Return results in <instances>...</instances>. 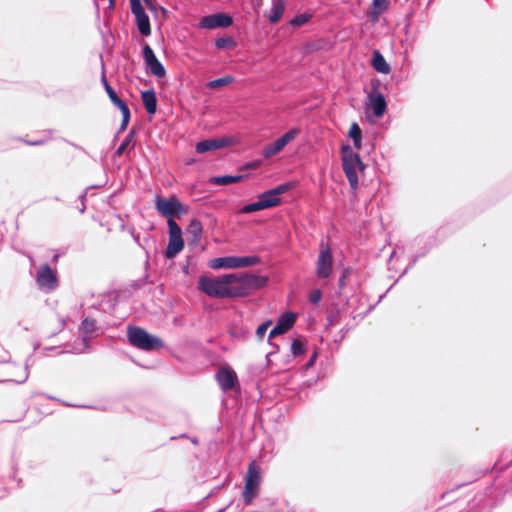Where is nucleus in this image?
I'll return each instance as SVG.
<instances>
[{
	"instance_id": "29",
	"label": "nucleus",
	"mask_w": 512,
	"mask_h": 512,
	"mask_svg": "<svg viewBox=\"0 0 512 512\" xmlns=\"http://www.w3.org/2000/svg\"><path fill=\"white\" fill-rule=\"evenodd\" d=\"M215 45L218 49H233L236 47L237 43L231 36H225L218 38L215 42Z\"/></svg>"
},
{
	"instance_id": "44",
	"label": "nucleus",
	"mask_w": 512,
	"mask_h": 512,
	"mask_svg": "<svg viewBox=\"0 0 512 512\" xmlns=\"http://www.w3.org/2000/svg\"><path fill=\"white\" fill-rule=\"evenodd\" d=\"M46 141H47L46 139H38V140H34V141H27V144L31 145V146H39V145H43Z\"/></svg>"
},
{
	"instance_id": "10",
	"label": "nucleus",
	"mask_w": 512,
	"mask_h": 512,
	"mask_svg": "<svg viewBox=\"0 0 512 512\" xmlns=\"http://www.w3.org/2000/svg\"><path fill=\"white\" fill-rule=\"evenodd\" d=\"M169 241L165 250V257L167 259L174 258L184 248V240L182 237V230L175 220L168 221Z\"/></svg>"
},
{
	"instance_id": "6",
	"label": "nucleus",
	"mask_w": 512,
	"mask_h": 512,
	"mask_svg": "<svg viewBox=\"0 0 512 512\" xmlns=\"http://www.w3.org/2000/svg\"><path fill=\"white\" fill-rule=\"evenodd\" d=\"M155 207L160 215L167 218V222L180 218L185 213L183 205L175 196L164 198L156 195Z\"/></svg>"
},
{
	"instance_id": "40",
	"label": "nucleus",
	"mask_w": 512,
	"mask_h": 512,
	"mask_svg": "<svg viewBox=\"0 0 512 512\" xmlns=\"http://www.w3.org/2000/svg\"><path fill=\"white\" fill-rule=\"evenodd\" d=\"M268 328V323H263L262 325H260L257 329V335L262 338L266 332Z\"/></svg>"
},
{
	"instance_id": "36",
	"label": "nucleus",
	"mask_w": 512,
	"mask_h": 512,
	"mask_svg": "<svg viewBox=\"0 0 512 512\" xmlns=\"http://www.w3.org/2000/svg\"><path fill=\"white\" fill-rule=\"evenodd\" d=\"M291 350L294 355L302 354L304 351L303 344L299 340H294L291 346Z\"/></svg>"
},
{
	"instance_id": "4",
	"label": "nucleus",
	"mask_w": 512,
	"mask_h": 512,
	"mask_svg": "<svg viewBox=\"0 0 512 512\" xmlns=\"http://www.w3.org/2000/svg\"><path fill=\"white\" fill-rule=\"evenodd\" d=\"M127 337L133 347L143 351L149 352L163 347V341L160 338L149 334L141 327L129 325L127 327Z\"/></svg>"
},
{
	"instance_id": "9",
	"label": "nucleus",
	"mask_w": 512,
	"mask_h": 512,
	"mask_svg": "<svg viewBox=\"0 0 512 512\" xmlns=\"http://www.w3.org/2000/svg\"><path fill=\"white\" fill-rule=\"evenodd\" d=\"M261 473L260 467L254 462L249 464L243 492L244 500L248 504L251 503L258 493L261 482Z\"/></svg>"
},
{
	"instance_id": "30",
	"label": "nucleus",
	"mask_w": 512,
	"mask_h": 512,
	"mask_svg": "<svg viewBox=\"0 0 512 512\" xmlns=\"http://www.w3.org/2000/svg\"><path fill=\"white\" fill-rule=\"evenodd\" d=\"M134 137H135V131L134 130H131L127 136L125 137V139L122 141V143L120 144V146L117 148V150L115 151V157H120L123 155L124 151L126 150V148L134 141Z\"/></svg>"
},
{
	"instance_id": "8",
	"label": "nucleus",
	"mask_w": 512,
	"mask_h": 512,
	"mask_svg": "<svg viewBox=\"0 0 512 512\" xmlns=\"http://www.w3.org/2000/svg\"><path fill=\"white\" fill-rule=\"evenodd\" d=\"M35 280L39 289L46 293L53 292L59 286L57 272L48 264H42L38 268Z\"/></svg>"
},
{
	"instance_id": "50",
	"label": "nucleus",
	"mask_w": 512,
	"mask_h": 512,
	"mask_svg": "<svg viewBox=\"0 0 512 512\" xmlns=\"http://www.w3.org/2000/svg\"><path fill=\"white\" fill-rule=\"evenodd\" d=\"M90 317H93V315H89V316H87L84 320H85V321L91 320V319H90Z\"/></svg>"
},
{
	"instance_id": "13",
	"label": "nucleus",
	"mask_w": 512,
	"mask_h": 512,
	"mask_svg": "<svg viewBox=\"0 0 512 512\" xmlns=\"http://www.w3.org/2000/svg\"><path fill=\"white\" fill-rule=\"evenodd\" d=\"M236 143L233 137H222L215 139H206L196 144L195 149L198 153H207L217 151L224 147L232 146Z\"/></svg>"
},
{
	"instance_id": "39",
	"label": "nucleus",
	"mask_w": 512,
	"mask_h": 512,
	"mask_svg": "<svg viewBox=\"0 0 512 512\" xmlns=\"http://www.w3.org/2000/svg\"><path fill=\"white\" fill-rule=\"evenodd\" d=\"M297 318V314L294 312H285L282 314V316L279 318V320H295Z\"/></svg>"
},
{
	"instance_id": "24",
	"label": "nucleus",
	"mask_w": 512,
	"mask_h": 512,
	"mask_svg": "<svg viewBox=\"0 0 512 512\" xmlns=\"http://www.w3.org/2000/svg\"><path fill=\"white\" fill-rule=\"evenodd\" d=\"M137 27L143 36H149L151 34L150 20L146 13L135 16Z\"/></svg>"
},
{
	"instance_id": "33",
	"label": "nucleus",
	"mask_w": 512,
	"mask_h": 512,
	"mask_svg": "<svg viewBox=\"0 0 512 512\" xmlns=\"http://www.w3.org/2000/svg\"><path fill=\"white\" fill-rule=\"evenodd\" d=\"M347 280L350 281V272L349 271H345L339 280L340 295H343L345 298H347L349 295V293L346 291V281Z\"/></svg>"
},
{
	"instance_id": "46",
	"label": "nucleus",
	"mask_w": 512,
	"mask_h": 512,
	"mask_svg": "<svg viewBox=\"0 0 512 512\" xmlns=\"http://www.w3.org/2000/svg\"><path fill=\"white\" fill-rule=\"evenodd\" d=\"M129 121H130V118H122V122L120 125V131H124L127 128Z\"/></svg>"
},
{
	"instance_id": "23",
	"label": "nucleus",
	"mask_w": 512,
	"mask_h": 512,
	"mask_svg": "<svg viewBox=\"0 0 512 512\" xmlns=\"http://www.w3.org/2000/svg\"><path fill=\"white\" fill-rule=\"evenodd\" d=\"M372 65L377 72L382 74H389L391 71L390 65L378 51H374L373 53Z\"/></svg>"
},
{
	"instance_id": "43",
	"label": "nucleus",
	"mask_w": 512,
	"mask_h": 512,
	"mask_svg": "<svg viewBox=\"0 0 512 512\" xmlns=\"http://www.w3.org/2000/svg\"><path fill=\"white\" fill-rule=\"evenodd\" d=\"M193 227H194V240H195L197 234L201 233L202 227H201L200 223L196 222L195 220H194Z\"/></svg>"
},
{
	"instance_id": "31",
	"label": "nucleus",
	"mask_w": 512,
	"mask_h": 512,
	"mask_svg": "<svg viewBox=\"0 0 512 512\" xmlns=\"http://www.w3.org/2000/svg\"><path fill=\"white\" fill-rule=\"evenodd\" d=\"M312 17L310 13H302L293 17L290 21V24L294 27H300L306 24Z\"/></svg>"
},
{
	"instance_id": "3",
	"label": "nucleus",
	"mask_w": 512,
	"mask_h": 512,
	"mask_svg": "<svg viewBox=\"0 0 512 512\" xmlns=\"http://www.w3.org/2000/svg\"><path fill=\"white\" fill-rule=\"evenodd\" d=\"M130 296L129 291H110L101 296V300L89 306L90 309L101 311L109 316L125 320V316L120 315L118 310L124 305V300Z\"/></svg>"
},
{
	"instance_id": "32",
	"label": "nucleus",
	"mask_w": 512,
	"mask_h": 512,
	"mask_svg": "<svg viewBox=\"0 0 512 512\" xmlns=\"http://www.w3.org/2000/svg\"><path fill=\"white\" fill-rule=\"evenodd\" d=\"M291 328V322H279L269 333L270 337L285 333Z\"/></svg>"
},
{
	"instance_id": "12",
	"label": "nucleus",
	"mask_w": 512,
	"mask_h": 512,
	"mask_svg": "<svg viewBox=\"0 0 512 512\" xmlns=\"http://www.w3.org/2000/svg\"><path fill=\"white\" fill-rule=\"evenodd\" d=\"M142 55L145 62L146 69L155 77L163 78L166 75V70L162 63L156 57L154 51L145 43L142 48Z\"/></svg>"
},
{
	"instance_id": "26",
	"label": "nucleus",
	"mask_w": 512,
	"mask_h": 512,
	"mask_svg": "<svg viewBox=\"0 0 512 512\" xmlns=\"http://www.w3.org/2000/svg\"><path fill=\"white\" fill-rule=\"evenodd\" d=\"M300 134L299 128H292L287 131L284 135L279 137L277 140L281 143L282 148L284 149L290 142L294 141Z\"/></svg>"
},
{
	"instance_id": "14",
	"label": "nucleus",
	"mask_w": 512,
	"mask_h": 512,
	"mask_svg": "<svg viewBox=\"0 0 512 512\" xmlns=\"http://www.w3.org/2000/svg\"><path fill=\"white\" fill-rule=\"evenodd\" d=\"M386 100L384 96L379 92H371L368 96V102L366 104L367 117L373 115L376 118H380L386 111Z\"/></svg>"
},
{
	"instance_id": "7",
	"label": "nucleus",
	"mask_w": 512,
	"mask_h": 512,
	"mask_svg": "<svg viewBox=\"0 0 512 512\" xmlns=\"http://www.w3.org/2000/svg\"><path fill=\"white\" fill-rule=\"evenodd\" d=\"M259 259L255 256H225L209 260L212 269H236L255 265Z\"/></svg>"
},
{
	"instance_id": "17",
	"label": "nucleus",
	"mask_w": 512,
	"mask_h": 512,
	"mask_svg": "<svg viewBox=\"0 0 512 512\" xmlns=\"http://www.w3.org/2000/svg\"><path fill=\"white\" fill-rule=\"evenodd\" d=\"M217 380L223 390L233 389L237 386V375L227 366H224L219 370Z\"/></svg>"
},
{
	"instance_id": "1",
	"label": "nucleus",
	"mask_w": 512,
	"mask_h": 512,
	"mask_svg": "<svg viewBox=\"0 0 512 512\" xmlns=\"http://www.w3.org/2000/svg\"><path fill=\"white\" fill-rule=\"evenodd\" d=\"M224 297H243L255 290L263 288L268 279L265 276L252 274H226Z\"/></svg>"
},
{
	"instance_id": "20",
	"label": "nucleus",
	"mask_w": 512,
	"mask_h": 512,
	"mask_svg": "<svg viewBox=\"0 0 512 512\" xmlns=\"http://www.w3.org/2000/svg\"><path fill=\"white\" fill-rule=\"evenodd\" d=\"M389 0H372L371 10L369 12L370 19L377 22L380 16L389 8Z\"/></svg>"
},
{
	"instance_id": "34",
	"label": "nucleus",
	"mask_w": 512,
	"mask_h": 512,
	"mask_svg": "<svg viewBox=\"0 0 512 512\" xmlns=\"http://www.w3.org/2000/svg\"><path fill=\"white\" fill-rule=\"evenodd\" d=\"M130 6L134 16H138L145 13L140 0H130Z\"/></svg>"
},
{
	"instance_id": "11",
	"label": "nucleus",
	"mask_w": 512,
	"mask_h": 512,
	"mask_svg": "<svg viewBox=\"0 0 512 512\" xmlns=\"http://www.w3.org/2000/svg\"><path fill=\"white\" fill-rule=\"evenodd\" d=\"M224 275L219 277L202 276L199 278L198 287L201 291L211 297L224 298L225 292Z\"/></svg>"
},
{
	"instance_id": "47",
	"label": "nucleus",
	"mask_w": 512,
	"mask_h": 512,
	"mask_svg": "<svg viewBox=\"0 0 512 512\" xmlns=\"http://www.w3.org/2000/svg\"><path fill=\"white\" fill-rule=\"evenodd\" d=\"M183 271L185 274L189 273V265L188 264L183 267Z\"/></svg>"
},
{
	"instance_id": "48",
	"label": "nucleus",
	"mask_w": 512,
	"mask_h": 512,
	"mask_svg": "<svg viewBox=\"0 0 512 512\" xmlns=\"http://www.w3.org/2000/svg\"><path fill=\"white\" fill-rule=\"evenodd\" d=\"M81 201L84 202V200L86 199V192H84L81 196Z\"/></svg>"
},
{
	"instance_id": "18",
	"label": "nucleus",
	"mask_w": 512,
	"mask_h": 512,
	"mask_svg": "<svg viewBox=\"0 0 512 512\" xmlns=\"http://www.w3.org/2000/svg\"><path fill=\"white\" fill-rule=\"evenodd\" d=\"M96 330L95 322H81L78 327L79 336L81 337V346L75 347V351L83 352L87 347V338L90 337Z\"/></svg>"
},
{
	"instance_id": "49",
	"label": "nucleus",
	"mask_w": 512,
	"mask_h": 512,
	"mask_svg": "<svg viewBox=\"0 0 512 512\" xmlns=\"http://www.w3.org/2000/svg\"><path fill=\"white\" fill-rule=\"evenodd\" d=\"M110 2V7H113L114 6V0H109Z\"/></svg>"
},
{
	"instance_id": "35",
	"label": "nucleus",
	"mask_w": 512,
	"mask_h": 512,
	"mask_svg": "<svg viewBox=\"0 0 512 512\" xmlns=\"http://www.w3.org/2000/svg\"><path fill=\"white\" fill-rule=\"evenodd\" d=\"M102 83L104 85V88H105V91L107 92L108 96H109V99L111 101H113L114 99H116L118 97V95L116 94V92L114 91V89L110 86V84L108 83L105 75L102 76Z\"/></svg>"
},
{
	"instance_id": "51",
	"label": "nucleus",
	"mask_w": 512,
	"mask_h": 512,
	"mask_svg": "<svg viewBox=\"0 0 512 512\" xmlns=\"http://www.w3.org/2000/svg\"><path fill=\"white\" fill-rule=\"evenodd\" d=\"M84 211H85V206L83 205L82 208L80 209V212L84 213Z\"/></svg>"
},
{
	"instance_id": "19",
	"label": "nucleus",
	"mask_w": 512,
	"mask_h": 512,
	"mask_svg": "<svg viewBox=\"0 0 512 512\" xmlns=\"http://www.w3.org/2000/svg\"><path fill=\"white\" fill-rule=\"evenodd\" d=\"M286 6V0H273L270 10L266 16L270 23H277L283 16Z\"/></svg>"
},
{
	"instance_id": "2",
	"label": "nucleus",
	"mask_w": 512,
	"mask_h": 512,
	"mask_svg": "<svg viewBox=\"0 0 512 512\" xmlns=\"http://www.w3.org/2000/svg\"><path fill=\"white\" fill-rule=\"evenodd\" d=\"M293 187V183L287 182L269 189L258 195L257 201L243 206L239 210V213L250 214L253 212L277 207L282 203L280 196L291 190Z\"/></svg>"
},
{
	"instance_id": "22",
	"label": "nucleus",
	"mask_w": 512,
	"mask_h": 512,
	"mask_svg": "<svg viewBox=\"0 0 512 512\" xmlns=\"http://www.w3.org/2000/svg\"><path fill=\"white\" fill-rule=\"evenodd\" d=\"M245 178L244 175H224V176H215L209 179V183L214 185H230L233 183H239L243 181Z\"/></svg>"
},
{
	"instance_id": "52",
	"label": "nucleus",
	"mask_w": 512,
	"mask_h": 512,
	"mask_svg": "<svg viewBox=\"0 0 512 512\" xmlns=\"http://www.w3.org/2000/svg\"><path fill=\"white\" fill-rule=\"evenodd\" d=\"M58 257H59L58 255H55V256L53 257V261H57Z\"/></svg>"
},
{
	"instance_id": "25",
	"label": "nucleus",
	"mask_w": 512,
	"mask_h": 512,
	"mask_svg": "<svg viewBox=\"0 0 512 512\" xmlns=\"http://www.w3.org/2000/svg\"><path fill=\"white\" fill-rule=\"evenodd\" d=\"M283 151L281 143L276 139L274 142L267 144L263 150L262 155L264 158L269 159Z\"/></svg>"
},
{
	"instance_id": "5",
	"label": "nucleus",
	"mask_w": 512,
	"mask_h": 512,
	"mask_svg": "<svg viewBox=\"0 0 512 512\" xmlns=\"http://www.w3.org/2000/svg\"><path fill=\"white\" fill-rule=\"evenodd\" d=\"M342 165L351 188L356 190L358 174L364 170V165L358 153L354 152L349 146H343L342 148Z\"/></svg>"
},
{
	"instance_id": "41",
	"label": "nucleus",
	"mask_w": 512,
	"mask_h": 512,
	"mask_svg": "<svg viewBox=\"0 0 512 512\" xmlns=\"http://www.w3.org/2000/svg\"><path fill=\"white\" fill-rule=\"evenodd\" d=\"M117 108H119L120 110H122L124 108L125 105H127L122 99H120L119 97H117L116 99H114L113 101H111Z\"/></svg>"
},
{
	"instance_id": "21",
	"label": "nucleus",
	"mask_w": 512,
	"mask_h": 512,
	"mask_svg": "<svg viewBox=\"0 0 512 512\" xmlns=\"http://www.w3.org/2000/svg\"><path fill=\"white\" fill-rule=\"evenodd\" d=\"M141 99L148 114L153 115L157 110V98L154 90L142 92Z\"/></svg>"
},
{
	"instance_id": "37",
	"label": "nucleus",
	"mask_w": 512,
	"mask_h": 512,
	"mask_svg": "<svg viewBox=\"0 0 512 512\" xmlns=\"http://www.w3.org/2000/svg\"><path fill=\"white\" fill-rule=\"evenodd\" d=\"M322 297V293L319 289L313 290L309 295V300L313 304H317Z\"/></svg>"
},
{
	"instance_id": "45",
	"label": "nucleus",
	"mask_w": 512,
	"mask_h": 512,
	"mask_svg": "<svg viewBox=\"0 0 512 512\" xmlns=\"http://www.w3.org/2000/svg\"><path fill=\"white\" fill-rule=\"evenodd\" d=\"M120 111L122 113V118H130L131 117L129 107L127 105H125L124 108Z\"/></svg>"
},
{
	"instance_id": "38",
	"label": "nucleus",
	"mask_w": 512,
	"mask_h": 512,
	"mask_svg": "<svg viewBox=\"0 0 512 512\" xmlns=\"http://www.w3.org/2000/svg\"><path fill=\"white\" fill-rule=\"evenodd\" d=\"M27 378H28V371H27V367H25L22 369L21 375L15 379H13V381H15L17 383H23L24 381H26Z\"/></svg>"
},
{
	"instance_id": "28",
	"label": "nucleus",
	"mask_w": 512,
	"mask_h": 512,
	"mask_svg": "<svg viewBox=\"0 0 512 512\" xmlns=\"http://www.w3.org/2000/svg\"><path fill=\"white\" fill-rule=\"evenodd\" d=\"M349 136L353 139L355 148L360 149L361 148L362 133H361L360 127L356 123H353L350 126Z\"/></svg>"
},
{
	"instance_id": "42",
	"label": "nucleus",
	"mask_w": 512,
	"mask_h": 512,
	"mask_svg": "<svg viewBox=\"0 0 512 512\" xmlns=\"http://www.w3.org/2000/svg\"><path fill=\"white\" fill-rule=\"evenodd\" d=\"M261 165V161H252L247 163L243 168L245 169H256Z\"/></svg>"
},
{
	"instance_id": "15",
	"label": "nucleus",
	"mask_w": 512,
	"mask_h": 512,
	"mask_svg": "<svg viewBox=\"0 0 512 512\" xmlns=\"http://www.w3.org/2000/svg\"><path fill=\"white\" fill-rule=\"evenodd\" d=\"M232 18L225 13H216L205 16L201 19L199 26L205 29L225 28L232 24Z\"/></svg>"
},
{
	"instance_id": "16",
	"label": "nucleus",
	"mask_w": 512,
	"mask_h": 512,
	"mask_svg": "<svg viewBox=\"0 0 512 512\" xmlns=\"http://www.w3.org/2000/svg\"><path fill=\"white\" fill-rule=\"evenodd\" d=\"M332 272V253L330 248L326 247L321 250L317 264L316 273L320 278H327Z\"/></svg>"
},
{
	"instance_id": "27",
	"label": "nucleus",
	"mask_w": 512,
	"mask_h": 512,
	"mask_svg": "<svg viewBox=\"0 0 512 512\" xmlns=\"http://www.w3.org/2000/svg\"><path fill=\"white\" fill-rule=\"evenodd\" d=\"M233 82H234V77L228 75V76H224V77H221V78L209 81L206 84V86L208 88H211V89H218V88H221L223 86H227V85H229V84H231Z\"/></svg>"
}]
</instances>
